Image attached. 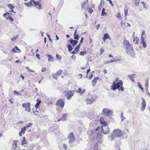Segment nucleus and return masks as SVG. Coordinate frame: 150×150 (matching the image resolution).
I'll return each mask as SVG.
<instances>
[{
	"label": "nucleus",
	"instance_id": "nucleus-1",
	"mask_svg": "<svg viewBox=\"0 0 150 150\" xmlns=\"http://www.w3.org/2000/svg\"><path fill=\"white\" fill-rule=\"evenodd\" d=\"M123 83L122 80L119 79L117 77L115 79V81L112 82V85L111 86V88L113 90H115L118 89L119 90L123 91H124L123 87Z\"/></svg>",
	"mask_w": 150,
	"mask_h": 150
},
{
	"label": "nucleus",
	"instance_id": "nucleus-2",
	"mask_svg": "<svg viewBox=\"0 0 150 150\" xmlns=\"http://www.w3.org/2000/svg\"><path fill=\"white\" fill-rule=\"evenodd\" d=\"M123 45L125 47L127 54L131 55L133 54L134 52L133 47L128 40H125L123 42Z\"/></svg>",
	"mask_w": 150,
	"mask_h": 150
},
{
	"label": "nucleus",
	"instance_id": "nucleus-3",
	"mask_svg": "<svg viewBox=\"0 0 150 150\" xmlns=\"http://www.w3.org/2000/svg\"><path fill=\"white\" fill-rule=\"evenodd\" d=\"M64 95L67 97V99L69 100L71 98L74 93V91L68 90L64 91Z\"/></svg>",
	"mask_w": 150,
	"mask_h": 150
},
{
	"label": "nucleus",
	"instance_id": "nucleus-4",
	"mask_svg": "<svg viewBox=\"0 0 150 150\" xmlns=\"http://www.w3.org/2000/svg\"><path fill=\"white\" fill-rule=\"evenodd\" d=\"M113 134L115 135V136L117 137H122L123 134V133L122 130L119 129H115L113 131Z\"/></svg>",
	"mask_w": 150,
	"mask_h": 150
},
{
	"label": "nucleus",
	"instance_id": "nucleus-5",
	"mask_svg": "<svg viewBox=\"0 0 150 150\" xmlns=\"http://www.w3.org/2000/svg\"><path fill=\"white\" fill-rule=\"evenodd\" d=\"M23 107L25 108V110L28 112L31 111L30 103H23L22 104Z\"/></svg>",
	"mask_w": 150,
	"mask_h": 150
},
{
	"label": "nucleus",
	"instance_id": "nucleus-6",
	"mask_svg": "<svg viewBox=\"0 0 150 150\" xmlns=\"http://www.w3.org/2000/svg\"><path fill=\"white\" fill-rule=\"evenodd\" d=\"M64 105L65 103L64 101L61 99L58 100L56 103L57 106L62 109L64 107Z\"/></svg>",
	"mask_w": 150,
	"mask_h": 150
},
{
	"label": "nucleus",
	"instance_id": "nucleus-7",
	"mask_svg": "<svg viewBox=\"0 0 150 150\" xmlns=\"http://www.w3.org/2000/svg\"><path fill=\"white\" fill-rule=\"evenodd\" d=\"M112 110L108 109L105 108L103 110L102 114L105 115L110 116L112 114Z\"/></svg>",
	"mask_w": 150,
	"mask_h": 150
},
{
	"label": "nucleus",
	"instance_id": "nucleus-8",
	"mask_svg": "<svg viewBox=\"0 0 150 150\" xmlns=\"http://www.w3.org/2000/svg\"><path fill=\"white\" fill-rule=\"evenodd\" d=\"M102 131L105 134H107L110 132V129L108 127L107 125L101 126Z\"/></svg>",
	"mask_w": 150,
	"mask_h": 150
},
{
	"label": "nucleus",
	"instance_id": "nucleus-9",
	"mask_svg": "<svg viewBox=\"0 0 150 150\" xmlns=\"http://www.w3.org/2000/svg\"><path fill=\"white\" fill-rule=\"evenodd\" d=\"M68 138L69 140V143L72 142L75 140V137L72 132H71L69 134Z\"/></svg>",
	"mask_w": 150,
	"mask_h": 150
},
{
	"label": "nucleus",
	"instance_id": "nucleus-10",
	"mask_svg": "<svg viewBox=\"0 0 150 150\" xmlns=\"http://www.w3.org/2000/svg\"><path fill=\"white\" fill-rule=\"evenodd\" d=\"M11 14L8 12H7L4 14L3 16L5 17L6 19H8L12 21H13L14 20L13 18L10 16Z\"/></svg>",
	"mask_w": 150,
	"mask_h": 150
},
{
	"label": "nucleus",
	"instance_id": "nucleus-11",
	"mask_svg": "<svg viewBox=\"0 0 150 150\" xmlns=\"http://www.w3.org/2000/svg\"><path fill=\"white\" fill-rule=\"evenodd\" d=\"M145 35V32L143 30L142 31L141 35V39L142 41L141 44H142L144 47H146V45L145 42L144 41V38L143 36V35Z\"/></svg>",
	"mask_w": 150,
	"mask_h": 150
},
{
	"label": "nucleus",
	"instance_id": "nucleus-12",
	"mask_svg": "<svg viewBox=\"0 0 150 150\" xmlns=\"http://www.w3.org/2000/svg\"><path fill=\"white\" fill-rule=\"evenodd\" d=\"M142 102L141 104L142 106L141 107V110L142 111H143L145 109L146 105L145 100L144 98H142Z\"/></svg>",
	"mask_w": 150,
	"mask_h": 150
},
{
	"label": "nucleus",
	"instance_id": "nucleus-13",
	"mask_svg": "<svg viewBox=\"0 0 150 150\" xmlns=\"http://www.w3.org/2000/svg\"><path fill=\"white\" fill-rule=\"evenodd\" d=\"M40 1H41L40 0H38L37 2H35L34 1H33V3L34 5L36 6H38V7H37V8H38L39 9H40L42 8L41 6V4H40Z\"/></svg>",
	"mask_w": 150,
	"mask_h": 150
},
{
	"label": "nucleus",
	"instance_id": "nucleus-14",
	"mask_svg": "<svg viewBox=\"0 0 150 150\" xmlns=\"http://www.w3.org/2000/svg\"><path fill=\"white\" fill-rule=\"evenodd\" d=\"M7 6L11 9V11H8L9 12L11 13L13 12L14 13H16V12L14 11L13 8H15V7L12 4H9L7 5Z\"/></svg>",
	"mask_w": 150,
	"mask_h": 150
},
{
	"label": "nucleus",
	"instance_id": "nucleus-15",
	"mask_svg": "<svg viewBox=\"0 0 150 150\" xmlns=\"http://www.w3.org/2000/svg\"><path fill=\"white\" fill-rule=\"evenodd\" d=\"M100 122L101 124L103 125L102 126L107 125V122H106L103 117H101L100 119Z\"/></svg>",
	"mask_w": 150,
	"mask_h": 150
},
{
	"label": "nucleus",
	"instance_id": "nucleus-16",
	"mask_svg": "<svg viewBox=\"0 0 150 150\" xmlns=\"http://www.w3.org/2000/svg\"><path fill=\"white\" fill-rule=\"evenodd\" d=\"M86 103L87 105L91 104L94 101V99L93 98H91V99L87 98L86 100Z\"/></svg>",
	"mask_w": 150,
	"mask_h": 150
},
{
	"label": "nucleus",
	"instance_id": "nucleus-17",
	"mask_svg": "<svg viewBox=\"0 0 150 150\" xmlns=\"http://www.w3.org/2000/svg\"><path fill=\"white\" fill-rule=\"evenodd\" d=\"M21 52L20 50L17 46H16L14 48L11 50V52Z\"/></svg>",
	"mask_w": 150,
	"mask_h": 150
},
{
	"label": "nucleus",
	"instance_id": "nucleus-18",
	"mask_svg": "<svg viewBox=\"0 0 150 150\" xmlns=\"http://www.w3.org/2000/svg\"><path fill=\"white\" fill-rule=\"evenodd\" d=\"M26 127H25V126H24L23 128H22L21 129V131L19 133V135L20 137L22 136V133L23 134H24L25 133V132L26 130Z\"/></svg>",
	"mask_w": 150,
	"mask_h": 150
},
{
	"label": "nucleus",
	"instance_id": "nucleus-19",
	"mask_svg": "<svg viewBox=\"0 0 150 150\" xmlns=\"http://www.w3.org/2000/svg\"><path fill=\"white\" fill-rule=\"evenodd\" d=\"M107 39H110V38L108 34H104V36L103 38V40L104 42H105V40Z\"/></svg>",
	"mask_w": 150,
	"mask_h": 150
},
{
	"label": "nucleus",
	"instance_id": "nucleus-20",
	"mask_svg": "<svg viewBox=\"0 0 150 150\" xmlns=\"http://www.w3.org/2000/svg\"><path fill=\"white\" fill-rule=\"evenodd\" d=\"M99 78L98 77H97L95 78L92 81V86H95L96 82L99 79Z\"/></svg>",
	"mask_w": 150,
	"mask_h": 150
},
{
	"label": "nucleus",
	"instance_id": "nucleus-21",
	"mask_svg": "<svg viewBox=\"0 0 150 150\" xmlns=\"http://www.w3.org/2000/svg\"><path fill=\"white\" fill-rule=\"evenodd\" d=\"M36 102L37 103L35 105V107L36 109H37L38 108L40 104L41 103V101L40 100L38 99L36 100Z\"/></svg>",
	"mask_w": 150,
	"mask_h": 150
},
{
	"label": "nucleus",
	"instance_id": "nucleus-22",
	"mask_svg": "<svg viewBox=\"0 0 150 150\" xmlns=\"http://www.w3.org/2000/svg\"><path fill=\"white\" fill-rule=\"evenodd\" d=\"M33 0H32L30 1V2H28L27 3L25 2L24 4L26 6L28 7H31L33 5L32 2H33Z\"/></svg>",
	"mask_w": 150,
	"mask_h": 150
},
{
	"label": "nucleus",
	"instance_id": "nucleus-23",
	"mask_svg": "<svg viewBox=\"0 0 150 150\" xmlns=\"http://www.w3.org/2000/svg\"><path fill=\"white\" fill-rule=\"evenodd\" d=\"M77 30H76L74 32V38L75 40H78L79 39V35L76 33Z\"/></svg>",
	"mask_w": 150,
	"mask_h": 150
},
{
	"label": "nucleus",
	"instance_id": "nucleus-24",
	"mask_svg": "<svg viewBox=\"0 0 150 150\" xmlns=\"http://www.w3.org/2000/svg\"><path fill=\"white\" fill-rule=\"evenodd\" d=\"M70 43L73 46H74L77 44L78 43V41L74 40L73 39H71L70 40Z\"/></svg>",
	"mask_w": 150,
	"mask_h": 150
},
{
	"label": "nucleus",
	"instance_id": "nucleus-25",
	"mask_svg": "<svg viewBox=\"0 0 150 150\" xmlns=\"http://www.w3.org/2000/svg\"><path fill=\"white\" fill-rule=\"evenodd\" d=\"M17 141L16 140H14L13 141V148L14 150H15L17 147Z\"/></svg>",
	"mask_w": 150,
	"mask_h": 150
},
{
	"label": "nucleus",
	"instance_id": "nucleus-26",
	"mask_svg": "<svg viewBox=\"0 0 150 150\" xmlns=\"http://www.w3.org/2000/svg\"><path fill=\"white\" fill-rule=\"evenodd\" d=\"M135 76V74H132L131 75H130L128 76V77L129 78V79L133 82H134V78Z\"/></svg>",
	"mask_w": 150,
	"mask_h": 150
},
{
	"label": "nucleus",
	"instance_id": "nucleus-27",
	"mask_svg": "<svg viewBox=\"0 0 150 150\" xmlns=\"http://www.w3.org/2000/svg\"><path fill=\"white\" fill-rule=\"evenodd\" d=\"M67 115H68V114L67 113L64 114L63 115V116L60 119H59L57 120V121L59 122L61 120H65V119L66 116Z\"/></svg>",
	"mask_w": 150,
	"mask_h": 150
},
{
	"label": "nucleus",
	"instance_id": "nucleus-28",
	"mask_svg": "<svg viewBox=\"0 0 150 150\" xmlns=\"http://www.w3.org/2000/svg\"><path fill=\"white\" fill-rule=\"evenodd\" d=\"M48 57V61L49 62H51L53 61V57L50 55H47Z\"/></svg>",
	"mask_w": 150,
	"mask_h": 150
},
{
	"label": "nucleus",
	"instance_id": "nucleus-29",
	"mask_svg": "<svg viewBox=\"0 0 150 150\" xmlns=\"http://www.w3.org/2000/svg\"><path fill=\"white\" fill-rule=\"evenodd\" d=\"M145 87L146 90H148L149 81L148 80L146 81L145 84Z\"/></svg>",
	"mask_w": 150,
	"mask_h": 150
},
{
	"label": "nucleus",
	"instance_id": "nucleus-30",
	"mask_svg": "<svg viewBox=\"0 0 150 150\" xmlns=\"http://www.w3.org/2000/svg\"><path fill=\"white\" fill-rule=\"evenodd\" d=\"M139 40V39L138 38L136 37V38H134V39L133 40V42H135L136 44H138Z\"/></svg>",
	"mask_w": 150,
	"mask_h": 150
},
{
	"label": "nucleus",
	"instance_id": "nucleus-31",
	"mask_svg": "<svg viewBox=\"0 0 150 150\" xmlns=\"http://www.w3.org/2000/svg\"><path fill=\"white\" fill-rule=\"evenodd\" d=\"M110 139L112 140H113L116 137H117L115 136V135L113 134V133L110 136Z\"/></svg>",
	"mask_w": 150,
	"mask_h": 150
},
{
	"label": "nucleus",
	"instance_id": "nucleus-32",
	"mask_svg": "<svg viewBox=\"0 0 150 150\" xmlns=\"http://www.w3.org/2000/svg\"><path fill=\"white\" fill-rule=\"evenodd\" d=\"M137 86L140 88L142 90L143 92H144V89L142 87V86L141 85L140 82H138L137 83Z\"/></svg>",
	"mask_w": 150,
	"mask_h": 150
},
{
	"label": "nucleus",
	"instance_id": "nucleus-33",
	"mask_svg": "<svg viewBox=\"0 0 150 150\" xmlns=\"http://www.w3.org/2000/svg\"><path fill=\"white\" fill-rule=\"evenodd\" d=\"M98 143H96L94 146L93 150H98Z\"/></svg>",
	"mask_w": 150,
	"mask_h": 150
},
{
	"label": "nucleus",
	"instance_id": "nucleus-34",
	"mask_svg": "<svg viewBox=\"0 0 150 150\" xmlns=\"http://www.w3.org/2000/svg\"><path fill=\"white\" fill-rule=\"evenodd\" d=\"M116 61V60L115 59H112L109 61H105V64H108V63H112V62H115Z\"/></svg>",
	"mask_w": 150,
	"mask_h": 150
},
{
	"label": "nucleus",
	"instance_id": "nucleus-35",
	"mask_svg": "<svg viewBox=\"0 0 150 150\" xmlns=\"http://www.w3.org/2000/svg\"><path fill=\"white\" fill-rule=\"evenodd\" d=\"M26 144V142L25 140V137H23V139L21 142V145H23L24 144Z\"/></svg>",
	"mask_w": 150,
	"mask_h": 150
},
{
	"label": "nucleus",
	"instance_id": "nucleus-36",
	"mask_svg": "<svg viewBox=\"0 0 150 150\" xmlns=\"http://www.w3.org/2000/svg\"><path fill=\"white\" fill-rule=\"evenodd\" d=\"M105 8H103L102 9V13H101V16H104V15H106V12H105Z\"/></svg>",
	"mask_w": 150,
	"mask_h": 150
},
{
	"label": "nucleus",
	"instance_id": "nucleus-37",
	"mask_svg": "<svg viewBox=\"0 0 150 150\" xmlns=\"http://www.w3.org/2000/svg\"><path fill=\"white\" fill-rule=\"evenodd\" d=\"M62 70L61 69L58 70L57 72L56 73L58 76L60 75L62 73Z\"/></svg>",
	"mask_w": 150,
	"mask_h": 150
},
{
	"label": "nucleus",
	"instance_id": "nucleus-38",
	"mask_svg": "<svg viewBox=\"0 0 150 150\" xmlns=\"http://www.w3.org/2000/svg\"><path fill=\"white\" fill-rule=\"evenodd\" d=\"M67 47L69 52H71L72 50L71 45L70 44H68L67 45Z\"/></svg>",
	"mask_w": 150,
	"mask_h": 150
},
{
	"label": "nucleus",
	"instance_id": "nucleus-39",
	"mask_svg": "<svg viewBox=\"0 0 150 150\" xmlns=\"http://www.w3.org/2000/svg\"><path fill=\"white\" fill-rule=\"evenodd\" d=\"M87 52V51L85 50V51L83 52H80V54L81 55L83 56L85 54H86Z\"/></svg>",
	"mask_w": 150,
	"mask_h": 150
},
{
	"label": "nucleus",
	"instance_id": "nucleus-40",
	"mask_svg": "<svg viewBox=\"0 0 150 150\" xmlns=\"http://www.w3.org/2000/svg\"><path fill=\"white\" fill-rule=\"evenodd\" d=\"M88 12L90 14H91L93 11V10L91 8H88Z\"/></svg>",
	"mask_w": 150,
	"mask_h": 150
},
{
	"label": "nucleus",
	"instance_id": "nucleus-41",
	"mask_svg": "<svg viewBox=\"0 0 150 150\" xmlns=\"http://www.w3.org/2000/svg\"><path fill=\"white\" fill-rule=\"evenodd\" d=\"M58 76L56 73H55V74L53 75L52 77L54 79H57L58 78Z\"/></svg>",
	"mask_w": 150,
	"mask_h": 150
},
{
	"label": "nucleus",
	"instance_id": "nucleus-42",
	"mask_svg": "<svg viewBox=\"0 0 150 150\" xmlns=\"http://www.w3.org/2000/svg\"><path fill=\"white\" fill-rule=\"evenodd\" d=\"M128 9L127 8H125V16H126L128 13Z\"/></svg>",
	"mask_w": 150,
	"mask_h": 150
},
{
	"label": "nucleus",
	"instance_id": "nucleus-43",
	"mask_svg": "<svg viewBox=\"0 0 150 150\" xmlns=\"http://www.w3.org/2000/svg\"><path fill=\"white\" fill-rule=\"evenodd\" d=\"M120 117L121 119V121H123L124 119H125V117H124L123 116V113L122 112L121 113Z\"/></svg>",
	"mask_w": 150,
	"mask_h": 150
},
{
	"label": "nucleus",
	"instance_id": "nucleus-44",
	"mask_svg": "<svg viewBox=\"0 0 150 150\" xmlns=\"http://www.w3.org/2000/svg\"><path fill=\"white\" fill-rule=\"evenodd\" d=\"M25 68L26 69H27L28 70V71H30V72H33V73L35 72V71L34 70L30 69L29 67H26Z\"/></svg>",
	"mask_w": 150,
	"mask_h": 150
},
{
	"label": "nucleus",
	"instance_id": "nucleus-45",
	"mask_svg": "<svg viewBox=\"0 0 150 150\" xmlns=\"http://www.w3.org/2000/svg\"><path fill=\"white\" fill-rule=\"evenodd\" d=\"M18 35H17L16 36H14V37H13V38H12L11 39V40L12 41H15V40H16V39L18 37Z\"/></svg>",
	"mask_w": 150,
	"mask_h": 150
},
{
	"label": "nucleus",
	"instance_id": "nucleus-46",
	"mask_svg": "<svg viewBox=\"0 0 150 150\" xmlns=\"http://www.w3.org/2000/svg\"><path fill=\"white\" fill-rule=\"evenodd\" d=\"M116 17L117 18H121V15H120V12H118L117 13V15L116 16Z\"/></svg>",
	"mask_w": 150,
	"mask_h": 150
},
{
	"label": "nucleus",
	"instance_id": "nucleus-47",
	"mask_svg": "<svg viewBox=\"0 0 150 150\" xmlns=\"http://www.w3.org/2000/svg\"><path fill=\"white\" fill-rule=\"evenodd\" d=\"M32 123H29L28 124H27L26 126L25 127H26V128L28 127H29L33 125Z\"/></svg>",
	"mask_w": 150,
	"mask_h": 150
},
{
	"label": "nucleus",
	"instance_id": "nucleus-48",
	"mask_svg": "<svg viewBox=\"0 0 150 150\" xmlns=\"http://www.w3.org/2000/svg\"><path fill=\"white\" fill-rule=\"evenodd\" d=\"M104 50L102 48H101L100 50V54H103V53L104 52Z\"/></svg>",
	"mask_w": 150,
	"mask_h": 150
},
{
	"label": "nucleus",
	"instance_id": "nucleus-49",
	"mask_svg": "<svg viewBox=\"0 0 150 150\" xmlns=\"http://www.w3.org/2000/svg\"><path fill=\"white\" fill-rule=\"evenodd\" d=\"M82 91V89L81 87L79 88L78 89L77 91L76 92L77 93H80Z\"/></svg>",
	"mask_w": 150,
	"mask_h": 150
},
{
	"label": "nucleus",
	"instance_id": "nucleus-50",
	"mask_svg": "<svg viewBox=\"0 0 150 150\" xmlns=\"http://www.w3.org/2000/svg\"><path fill=\"white\" fill-rule=\"evenodd\" d=\"M56 56L57 58L59 59H60L61 58V56L60 55H58V54H56Z\"/></svg>",
	"mask_w": 150,
	"mask_h": 150
},
{
	"label": "nucleus",
	"instance_id": "nucleus-51",
	"mask_svg": "<svg viewBox=\"0 0 150 150\" xmlns=\"http://www.w3.org/2000/svg\"><path fill=\"white\" fill-rule=\"evenodd\" d=\"M63 147L64 149L66 150L67 149V145L66 144H63Z\"/></svg>",
	"mask_w": 150,
	"mask_h": 150
},
{
	"label": "nucleus",
	"instance_id": "nucleus-52",
	"mask_svg": "<svg viewBox=\"0 0 150 150\" xmlns=\"http://www.w3.org/2000/svg\"><path fill=\"white\" fill-rule=\"evenodd\" d=\"M140 1V0H135V4H138Z\"/></svg>",
	"mask_w": 150,
	"mask_h": 150
},
{
	"label": "nucleus",
	"instance_id": "nucleus-53",
	"mask_svg": "<svg viewBox=\"0 0 150 150\" xmlns=\"http://www.w3.org/2000/svg\"><path fill=\"white\" fill-rule=\"evenodd\" d=\"M13 92L14 93H16L17 95H21V94L20 93L17 92L16 91H13Z\"/></svg>",
	"mask_w": 150,
	"mask_h": 150
},
{
	"label": "nucleus",
	"instance_id": "nucleus-54",
	"mask_svg": "<svg viewBox=\"0 0 150 150\" xmlns=\"http://www.w3.org/2000/svg\"><path fill=\"white\" fill-rule=\"evenodd\" d=\"M108 1H109L110 4L112 6H114V5H113V4L112 3V1L111 0H109Z\"/></svg>",
	"mask_w": 150,
	"mask_h": 150
},
{
	"label": "nucleus",
	"instance_id": "nucleus-55",
	"mask_svg": "<svg viewBox=\"0 0 150 150\" xmlns=\"http://www.w3.org/2000/svg\"><path fill=\"white\" fill-rule=\"evenodd\" d=\"M34 113L36 115H38L39 114V111L37 110H35L34 112Z\"/></svg>",
	"mask_w": 150,
	"mask_h": 150
},
{
	"label": "nucleus",
	"instance_id": "nucleus-56",
	"mask_svg": "<svg viewBox=\"0 0 150 150\" xmlns=\"http://www.w3.org/2000/svg\"><path fill=\"white\" fill-rule=\"evenodd\" d=\"M81 44L80 43H79L77 45V46H76V47L78 48H79H79H80V47H81Z\"/></svg>",
	"mask_w": 150,
	"mask_h": 150
},
{
	"label": "nucleus",
	"instance_id": "nucleus-57",
	"mask_svg": "<svg viewBox=\"0 0 150 150\" xmlns=\"http://www.w3.org/2000/svg\"><path fill=\"white\" fill-rule=\"evenodd\" d=\"M46 71V69L45 68H42V69L41 71L42 72H44Z\"/></svg>",
	"mask_w": 150,
	"mask_h": 150
},
{
	"label": "nucleus",
	"instance_id": "nucleus-58",
	"mask_svg": "<svg viewBox=\"0 0 150 150\" xmlns=\"http://www.w3.org/2000/svg\"><path fill=\"white\" fill-rule=\"evenodd\" d=\"M83 39V37H82L81 38V40L80 42V43H80L81 44L82 42Z\"/></svg>",
	"mask_w": 150,
	"mask_h": 150
},
{
	"label": "nucleus",
	"instance_id": "nucleus-59",
	"mask_svg": "<svg viewBox=\"0 0 150 150\" xmlns=\"http://www.w3.org/2000/svg\"><path fill=\"white\" fill-rule=\"evenodd\" d=\"M79 48H78L76 47L75 49L74 50L75 51H76V52L77 53L78 52L79 50Z\"/></svg>",
	"mask_w": 150,
	"mask_h": 150
},
{
	"label": "nucleus",
	"instance_id": "nucleus-60",
	"mask_svg": "<svg viewBox=\"0 0 150 150\" xmlns=\"http://www.w3.org/2000/svg\"><path fill=\"white\" fill-rule=\"evenodd\" d=\"M100 26V24H98L97 25L96 28L97 30H98L99 29Z\"/></svg>",
	"mask_w": 150,
	"mask_h": 150
},
{
	"label": "nucleus",
	"instance_id": "nucleus-61",
	"mask_svg": "<svg viewBox=\"0 0 150 150\" xmlns=\"http://www.w3.org/2000/svg\"><path fill=\"white\" fill-rule=\"evenodd\" d=\"M93 76V74H91L89 76V79H91Z\"/></svg>",
	"mask_w": 150,
	"mask_h": 150
},
{
	"label": "nucleus",
	"instance_id": "nucleus-62",
	"mask_svg": "<svg viewBox=\"0 0 150 150\" xmlns=\"http://www.w3.org/2000/svg\"><path fill=\"white\" fill-rule=\"evenodd\" d=\"M86 91V90L85 89H83L82 91L81 92V94H82L85 92Z\"/></svg>",
	"mask_w": 150,
	"mask_h": 150
},
{
	"label": "nucleus",
	"instance_id": "nucleus-63",
	"mask_svg": "<svg viewBox=\"0 0 150 150\" xmlns=\"http://www.w3.org/2000/svg\"><path fill=\"white\" fill-rule=\"evenodd\" d=\"M86 2H84L83 4H82V8L86 4Z\"/></svg>",
	"mask_w": 150,
	"mask_h": 150
},
{
	"label": "nucleus",
	"instance_id": "nucleus-64",
	"mask_svg": "<svg viewBox=\"0 0 150 150\" xmlns=\"http://www.w3.org/2000/svg\"><path fill=\"white\" fill-rule=\"evenodd\" d=\"M103 72L105 74H106L107 73V70L106 69H104L103 70Z\"/></svg>",
	"mask_w": 150,
	"mask_h": 150
}]
</instances>
